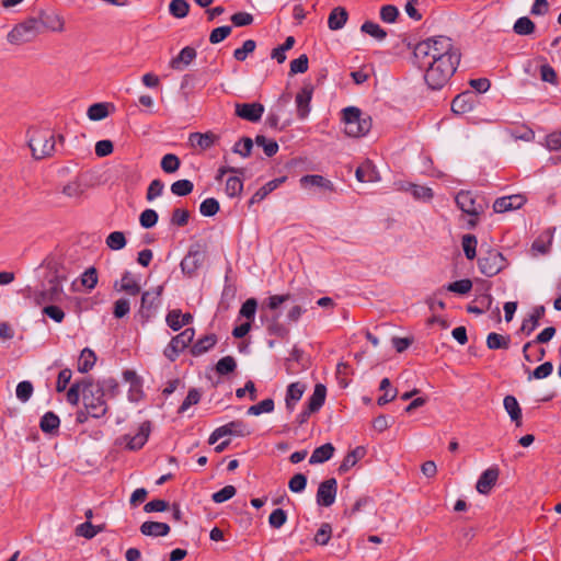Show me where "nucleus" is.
I'll return each mask as SVG.
<instances>
[{"label": "nucleus", "instance_id": "obj_19", "mask_svg": "<svg viewBox=\"0 0 561 561\" xmlns=\"http://www.w3.org/2000/svg\"><path fill=\"white\" fill-rule=\"evenodd\" d=\"M313 85L306 83L296 95L297 116L305 119L310 113V102L313 94Z\"/></svg>", "mask_w": 561, "mask_h": 561}, {"label": "nucleus", "instance_id": "obj_41", "mask_svg": "<svg viewBox=\"0 0 561 561\" xmlns=\"http://www.w3.org/2000/svg\"><path fill=\"white\" fill-rule=\"evenodd\" d=\"M510 335L504 336L495 332H491L486 336V346L490 350H507L510 347Z\"/></svg>", "mask_w": 561, "mask_h": 561}, {"label": "nucleus", "instance_id": "obj_10", "mask_svg": "<svg viewBox=\"0 0 561 561\" xmlns=\"http://www.w3.org/2000/svg\"><path fill=\"white\" fill-rule=\"evenodd\" d=\"M455 202L461 211L473 217L468 224L471 228L476 227L478 217L484 211V204L477 202L470 191H460L456 195Z\"/></svg>", "mask_w": 561, "mask_h": 561}, {"label": "nucleus", "instance_id": "obj_29", "mask_svg": "<svg viewBox=\"0 0 561 561\" xmlns=\"http://www.w3.org/2000/svg\"><path fill=\"white\" fill-rule=\"evenodd\" d=\"M366 455V449L363 446H357L353 450L346 454L343 461L339 467L340 473L347 472L352 467H354L358 460H360Z\"/></svg>", "mask_w": 561, "mask_h": 561}, {"label": "nucleus", "instance_id": "obj_52", "mask_svg": "<svg viewBox=\"0 0 561 561\" xmlns=\"http://www.w3.org/2000/svg\"><path fill=\"white\" fill-rule=\"evenodd\" d=\"M478 240L474 234H465L462 237V249L468 260H473L477 256Z\"/></svg>", "mask_w": 561, "mask_h": 561}, {"label": "nucleus", "instance_id": "obj_4", "mask_svg": "<svg viewBox=\"0 0 561 561\" xmlns=\"http://www.w3.org/2000/svg\"><path fill=\"white\" fill-rule=\"evenodd\" d=\"M507 265L506 257L497 249L488 245L484 250V245H481L478 267L483 275L488 277L495 276L505 270Z\"/></svg>", "mask_w": 561, "mask_h": 561}, {"label": "nucleus", "instance_id": "obj_30", "mask_svg": "<svg viewBox=\"0 0 561 561\" xmlns=\"http://www.w3.org/2000/svg\"><path fill=\"white\" fill-rule=\"evenodd\" d=\"M279 313H276L267 319L266 331L270 335L286 339L289 335V329L279 321Z\"/></svg>", "mask_w": 561, "mask_h": 561}, {"label": "nucleus", "instance_id": "obj_15", "mask_svg": "<svg viewBox=\"0 0 561 561\" xmlns=\"http://www.w3.org/2000/svg\"><path fill=\"white\" fill-rule=\"evenodd\" d=\"M337 492V481L335 478H330L324 481H322L319 484L318 491H317V504L319 506L329 507L335 502Z\"/></svg>", "mask_w": 561, "mask_h": 561}, {"label": "nucleus", "instance_id": "obj_55", "mask_svg": "<svg viewBox=\"0 0 561 561\" xmlns=\"http://www.w3.org/2000/svg\"><path fill=\"white\" fill-rule=\"evenodd\" d=\"M160 165L165 173H174L179 170L181 161L178 156L167 153L162 157Z\"/></svg>", "mask_w": 561, "mask_h": 561}, {"label": "nucleus", "instance_id": "obj_28", "mask_svg": "<svg viewBox=\"0 0 561 561\" xmlns=\"http://www.w3.org/2000/svg\"><path fill=\"white\" fill-rule=\"evenodd\" d=\"M114 288L116 290L125 291L130 296H136L140 293V285L133 278L130 272L126 271L121 279V284L118 286V282H115Z\"/></svg>", "mask_w": 561, "mask_h": 561}, {"label": "nucleus", "instance_id": "obj_63", "mask_svg": "<svg viewBox=\"0 0 561 561\" xmlns=\"http://www.w3.org/2000/svg\"><path fill=\"white\" fill-rule=\"evenodd\" d=\"M332 527L329 523L321 524L320 528L314 535V542L320 546H325L331 539Z\"/></svg>", "mask_w": 561, "mask_h": 561}, {"label": "nucleus", "instance_id": "obj_11", "mask_svg": "<svg viewBox=\"0 0 561 561\" xmlns=\"http://www.w3.org/2000/svg\"><path fill=\"white\" fill-rule=\"evenodd\" d=\"M195 330L193 328H187L180 334L173 336L163 351L164 356L169 360L174 362L179 357V354L193 342Z\"/></svg>", "mask_w": 561, "mask_h": 561}, {"label": "nucleus", "instance_id": "obj_14", "mask_svg": "<svg viewBox=\"0 0 561 561\" xmlns=\"http://www.w3.org/2000/svg\"><path fill=\"white\" fill-rule=\"evenodd\" d=\"M34 18L39 24V34L45 30L51 32H62L65 28L64 19L53 10H39L38 15Z\"/></svg>", "mask_w": 561, "mask_h": 561}, {"label": "nucleus", "instance_id": "obj_47", "mask_svg": "<svg viewBox=\"0 0 561 561\" xmlns=\"http://www.w3.org/2000/svg\"><path fill=\"white\" fill-rule=\"evenodd\" d=\"M170 14L183 19L188 14L190 3L186 0H172L169 4Z\"/></svg>", "mask_w": 561, "mask_h": 561}, {"label": "nucleus", "instance_id": "obj_61", "mask_svg": "<svg viewBox=\"0 0 561 561\" xmlns=\"http://www.w3.org/2000/svg\"><path fill=\"white\" fill-rule=\"evenodd\" d=\"M159 219L158 213L154 209H145L139 216V224L142 228L149 229L157 225Z\"/></svg>", "mask_w": 561, "mask_h": 561}, {"label": "nucleus", "instance_id": "obj_24", "mask_svg": "<svg viewBox=\"0 0 561 561\" xmlns=\"http://www.w3.org/2000/svg\"><path fill=\"white\" fill-rule=\"evenodd\" d=\"M92 386V377H85L81 380H77L73 382L70 388L67 391V401L72 404L77 405L80 401V392H82V397L84 396V387Z\"/></svg>", "mask_w": 561, "mask_h": 561}, {"label": "nucleus", "instance_id": "obj_31", "mask_svg": "<svg viewBox=\"0 0 561 561\" xmlns=\"http://www.w3.org/2000/svg\"><path fill=\"white\" fill-rule=\"evenodd\" d=\"M347 11L343 7H336L329 14L328 26L332 31L341 30L347 22Z\"/></svg>", "mask_w": 561, "mask_h": 561}, {"label": "nucleus", "instance_id": "obj_45", "mask_svg": "<svg viewBox=\"0 0 561 561\" xmlns=\"http://www.w3.org/2000/svg\"><path fill=\"white\" fill-rule=\"evenodd\" d=\"M237 368V362L233 356L227 355L220 358L216 364V373L220 376H226L233 373Z\"/></svg>", "mask_w": 561, "mask_h": 561}, {"label": "nucleus", "instance_id": "obj_37", "mask_svg": "<svg viewBox=\"0 0 561 561\" xmlns=\"http://www.w3.org/2000/svg\"><path fill=\"white\" fill-rule=\"evenodd\" d=\"M545 311L543 306L535 307L529 318L523 321L520 330L529 335L539 325V320L545 316Z\"/></svg>", "mask_w": 561, "mask_h": 561}, {"label": "nucleus", "instance_id": "obj_42", "mask_svg": "<svg viewBox=\"0 0 561 561\" xmlns=\"http://www.w3.org/2000/svg\"><path fill=\"white\" fill-rule=\"evenodd\" d=\"M525 371L528 374V381L533 379H545L549 377L553 371V364L551 362H545L543 364L530 370L529 367H525Z\"/></svg>", "mask_w": 561, "mask_h": 561}, {"label": "nucleus", "instance_id": "obj_27", "mask_svg": "<svg viewBox=\"0 0 561 561\" xmlns=\"http://www.w3.org/2000/svg\"><path fill=\"white\" fill-rule=\"evenodd\" d=\"M503 405L512 422H514L516 426H520L523 415L517 399L512 394H507L503 400Z\"/></svg>", "mask_w": 561, "mask_h": 561}, {"label": "nucleus", "instance_id": "obj_34", "mask_svg": "<svg viewBox=\"0 0 561 561\" xmlns=\"http://www.w3.org/2000/svg\"><path fill=\"white\" fill-rule=\"evenodd\" d=\"M304 391H305V385H302L298 381L293 382L287 387L285 402H286V408L288 411H290V412L294 411L295 403L301 399Z\"/></svg>", "mask_w": 561, "mask_h": 561}, {"label": "nucleus", "instance_id": "obj_21", "mask_svg": "<svg viewBox=\"0 0 561 561\" xmlns=\"http://www.w3.org/2000/svg\"><path fill=\"white\" fill-rule=\"evenodd\" d=\"M474 93L466 91L457 96L451 102V111L456 114H465L473 110L474 106Z\"/></svg>", "mask_w": 561, "mask_h": 561}, {"label": "nucleus", "instance_id": "obj_58", "mask_svg": "<svg viewBox=\"0 0 561 561\" xmlns=\"http://www.w3.org/2000/svg\"><path fill=\"white\" fill-rule=\"evenodd\" d=\"M202 393L198 389L192 388L188 390L186 398L180 405L178 413H184L190 407L197 404L201 401Z\"/></svg>", "mask_w": 561, "mask_h": 561}, {"label": "nucleus", "instance_id": "obj_16", "mask_svg": "<svg viewBox=\"0 0 561 561\" xmlns=\"http://www.w3.org/2000/svg\"><path fill=\"white\" fill-rule=\"evenodd\" d=\"M151 433V422L145 421L140 424L138 432L135 435H124L123 439L126 442V448L129 450H139L147 443Z\"/></svg>", "mask_w": 561, "mask_h": 561}, {"label": "nucleus", "instance_id": "obj_23", "mask_svg": "<svg viewBox=\"0 0 561 561\" xmlns=\"http://www.w3.org/2000/svg\"><path fill=\"white\" fill-rule=\"evenodd\" d=\"M219 139V136L211 131L207 133H192L190 134L188 141L192 147H199L202 150L211 148Z\"/></svg>", "mask_w": 561, "mask_h": 561}, {"label": "nucleus", "instance_id": "obj_32", "mask_svg": "<svg viewBox=\"0 0 561 561\" xmlns=\"http://www.w3.org/2000/svg\"><path fill=\"white\" fill-rule=\"evenodd\" d=\"M217 343L216 334H207L203 337L198 339L191 347V354L193 356H199L210 348H213Z\"/></svg>", "mask_w": 561, "mask_h": 561}, {"label": "nucleus", "instance_id": "obj_44", "mask_svg": "<svg viewBox=\"0 0 561 561\" xmlns=\"http://www.w3.org/2000/svg\"><path fill=\"white\" fill-rule=\"evenodd\" d=\"M360 31L380 42L387 37V32L373 21L364 22L360 26Z\"/></svg>", "mask_w": 561, "mask_h": 561}, {"label": "nucleus", "instance_id": "obj_46", "mask_svg": "<svg viewBox=\"0 0 561 561\" xmlns=\"http://www.w3.org/2000/svg\"><path fill=\"white\" fill-rule=\"evenodd\" d=\"M535 30L536 25L528 16L517 19L513 26V31L517 35H530Z\"/></svg>", "mask_w": 561, "mask_h": 561}, {"label": "nucleus", "instance_id": "obj_26", "mask_svg": "<svg viewBox=\"0 0 561 561\" xmlns=\"http://www.w3.org/2000/svg\"><path fill=\"white\" fill-rule=\"evenodd\" d=\"M196 58V50L191 46L181 49L179 55L171 59L170 67L174 70H182Z\"/></svg>", "mask_w": 561, "mask_h": 561}, {"label": "nucleus", "instance_id": "obj_12", "mask_svg": "<svg viewBox=\"0 0 561 561\" xmlns=\"http://www.w3.org/2000/svg\"><path fill=\"white\" fill-rule=\"evenodd\" d=\"M251 431L242 420L231 421L222 426L217 427L209 436L208 444L214 445L218 439L227 436L244 437L250 435Z\"/></svg>", "mask_w": 561, "mask_h": 561}, {"label": "nucleus", "instance_id": "obj_54", "mask_svg": "<svg viewBox=\"0 0 561 561\" xmlns=\"http://www.w3.org/2000/svg\"><path fill=\"white\" fill-rule=\"evenodd\" d=\"M220 209L219 202L214 197L204 199L199 205V211L205 217L215 216Z\"/></svg>", "mask_w": 561, "mask_h": 561}, {"label": "nucleus", "instance_id": "obj_13", "mask_svg": "<svg viewBox=\"0 0 561 561\" xmlns=\"http://www.w3.org/2000/svg\"><path fill=\"white\" fill-rule=\"evenodd\" d=\"M64 279V277L60 278L58 275H55L53 278H50L48 280L47 287L34 294L35 302L37 305H43L59 301L62 295L61 282Z\"/></svg>", "mask_w": 561, "mask_h": 561}, {"label": "nucleus", "instance_id": "obj_5", "mask_svg": "<svg viewBox=\"0 0 561 561\" xmlns=\"http://www.w3.org/2000/svg\"><path fill=\"white\" fill-rule=\"evenodd\" d=\"M344 131L351 137H362L371 128L370 116H363L362 111L355 106L343 110Z\"/></svg>", "mask_w": 561, "mask_h": 561}, {"label": "nucleus", "instance_id": "obj_2", "mask_svg": "<svg viewBox=\"0 0 561 561\" xmlns=\"http://www.w3.org/2000/svg\"><path fill=\"white\" fill-rule=\"evenodd\" d=\"M461 59V53H454L448 58L422 66L424 80L431 90H440L456 72Z\"/></svg>", "mask_w": 561, "mask_h": 561}, {"label": "nucleus", "instance_id": "obj_39", "mask_svg": "<svg viewBox=\"0 0 561 561\" xmlns=\"http://www.w3.org/2000/svg\"><path fill=\"white\" fill-rule=\"evenodd\" d=\"M59 425H60L59 416L51 411L46 412L42 416L41 422H39V427H41L42 432L47 433V434H51V433L56 432L59 428Z\"/></svg>", "mask_w": 561, "mask_h": 561}, {"label": "nucleus", "instance_id": "obj_62", "mask_svg": "<svg viewBox=\"0 0 561 561\" xmlns=\"http://www.w3.org/2000/svg\"><path fill=\"white\" fill-rule=\"evenodd\" d=\"M472 288V282L469 278H463L460 280H456L453 283H449L446 286V289L448 291H453L459 295H466L468 294Z\"/></svg>", "mask_w": 561, "mask_h": 561}, {"label": "nucleus", "instance_id": "obj_3", "mask_svg": "<svg viewBox=\"0 0 561 561\" xmlns=\"http://www.w3.org/2000/svg\"><path fill=\"white\" fill-rule=\"evenodd\" d=\"M27 144L36 160L50 157L56 150L55 135L49 129H30Z\"/></svg>", "mask_w": 561, "mask_h": 561}, {"label": "nucleus", "instance_id": "obj_20", "mask_svg": "<svg viewBox=\"0 0 561 561\" xmlns=\"http://www.w3.org/2000/svg\"><path fill=\"white\" fill-rule=\"evenodd\" d=\"M526 203V197L523 195H511L499 197L493 204L495 213H506L514 209H519Z\"/></svg>", "mask_w": 561, "mask_h": 561}, {"label": "nucleus", "instance_id": "obj_48", "mask_svg": "<svg viewBox=\"0 0 561 561\" xmlns=\"http://www.w3.org/2000/svg\"><path fill=\"white\" fill-rule=\"evenodd\" d=\"M194 184L192 181L183 179L178 180L171 184V192L176 196H187L193 192Z\"/></svg>", "mask_w": 561, "mask_h": 561}, {"label": "nucleus", "instance_id": "obj_25", "mask_svg": "<svg viewBox=\"0 0 561 561\" xmlns=\"http://www.w3.org/2000/svg\"><path fill=\"white\" fill-rule=\"evenodd\" d=\"M140 533L145 536L164 537L170 533V526L167 523L147 520L141 524Z\"/></svg>", "mask_w": 561, "mask_h": 561}, {"label": "nucleus", "instance_id": "obj_9", "mask_svg": "<svg viewBox=\"0 0 561 561\" xmlns=\"http://www.w3.org/2000/svg\"><path fill=\"white\" fill-rule=\"evenodd\" d=\"M162 291L163 286L160 285L142 293L140 308L138 310V316L142 324L147 323L152 317H154L157 309L161 304Z\"/></svg>", "mask_w": 561, "mask_h": 561}, {"label": "nucleus", "instance_id": "obj_56", "mask_svg": "<svg viewBox=\"0 0 561 561\" xmlns=\"http://www.w3.org/2000/svg\"><path fill=\"white\" fill-rule=\"evenodd\" d=\"M275 407L274 400L271 398L264 399L257 404L251 405L248 409V414L250 415H260L262 413H271L273 412Z\"/></svg>", "mask_w": 561, "mask_h": 561}, {"label": "nucleus", "instance_id": "obj_1", "mask_svg": "<svg viewBox=\"0 0 561 561\" xmlns=\"http://www.w3.org/2000/svg\"><path fill=\"white\" fill-rule=\"evenodd\" d=\"M454 53H460V49L447 36H432L419 42L413 48V62L417 68H422L426 62H435L448 58Z\"/></svg>", "mask_w": 561, "mask_h": 561}, {"label": "nucleus", "instance_id": "obj_43", "mask_svg": "<svg viewBox=\"0 0 561 561\" xmlns=\"http://www.w3.org/2000/svg\"><path fill=\"white\" fill-rule=\"evenodd\" d=\"M242 175L230 176L226 181L225 192L228 197L233 198L241 195L243 191Z\"/></svg>", "mask_w": 561, "mask_h": 561}, {"label": "nucleus", "instance_id": "obj_7", "mask_svg": "<svg viewBox=\"0 0 561 561\" xmlns=\"http://www.w3.org/2000/svg\"><path fill=\"white\" fill-rule=\"evenodd\" d=\"M83 404L90 416L94 419L104 416L108 411L102 388H99L93 379L92 386L84 387Z\"/></svg>", "mask_w": 561, "mask_h": 561}, {"label": "nucleus", "instance_id": "obj_64", "mask_svg": "<svg viewBox=\"0 0 561 561\" xmlns=\"http://www.w3.org/2000/svg\"><path fill=\"white\" fill-rule=\"evenodd\" d=\"M33 390H34V388H33V385L31 381H27V380L21 381L16 386V390H15L16 398L21 402H26L32 397Z\"/></svg>", "mask_w": 561, "mask_h": 561}, {"label": "nucleus", "instance_id": "obj_22", "mask_svg": "<svg viewBox=\"0 0 561 561\" xmlns=\"http://www.w3.org/2000/svg\"><path fill=\"white\" fill-rule=\"evenodd\" d=\"M554 334H556V328L547 327L536 336L535 340L525 343L523 346V356H524L525 360L531 363L533 357H531V354L529 353V350L536 344L548 343L554 336Z\"/></svg>", "mask_w": 561, "mask_h": 561}, {"label": "nucleus", "instance_id": "obj_40", "mask_svg": "<svg viewBox=\"0 0 561 561\" xmlns=\"http://www.w3.org/2000/svg\"><path fill=\"white\" fill-rule=\"evenodd\" d=\"M96 362V355L95 353L85 347L82 350L79 360H78V370L82 374L88 373L93 368Z\"/></svg>", "mask_w": 561, "mask_h": 561}, {"label": "nucleus", "instance_id": "obj_57", "mask_svg": "<svg viewBox=\"0 0 561 561\" xmlns=\"http://www.w3.org/2000/svg\"><path fill=\"white\" fill-rule=\"evenodd\" d=\"M191 214L185 208H174L172 210L170 224L175 227H184L188 224Z\"/></svg>", "mask_w": 561, "mask_h": 561}, {"label": "nucleus", "instance_id": "obj_53", "mask_svg": "<svg viewBox=\"0 0 561 561\" xmlns=\"http://www.w3.org/2000/svg\"><path fill=\"white\" fill-rule=\"evenodd\" d=\"M255 142L257 146L262 147L263 150H264V153L267 156V157H273L277 153L278 151V144L273 140V139H267L265 136L263 135H257L255 137Z\"/></svg>", "mask_w": 561, "mask_h": 561}, {"label": "nucleus", "instance_id": "obj_18", "mask_svg": "<svg viewBox=\"0 0 561 561\" xmlns=\"http://www.w3.org/2000/svg\"><path fill=\"white\" fill-rule=\"evenodd\" d=\"M500 469L497 466H492L484 470L478 479L476 489L480 494L488 495L499 480Z\"/></svg>", "mask_w": 561, "mask_h": 561}, {"label": "nucleus", "instance_id": "obj_59", "mask_svg": "<svg viewBox=\"0 0 561 561\" xmlns=\"http://www.w3.org/2000/svg\"><path fill=\"white\" fill-rule=\"evenodd\" d=\"M252 148L253 140L250 137H242L234 144L232 151L242 158H248L251 154Z\"/></svg>", "mask_w": 561, "mask_h": 561}, {"label": "nucleus", "instance_id": "obj_17", "mask_svg": "<svg viewBox=\"0 0 561 561\" xmlns=\"http://www.w3.org/2000/svg\"><path fill=\"white\" fill-rule=\"evenodd\" d=\"M263 113L264 105L259 102L236 104V115L252 123L259 122Z\"/></svg>", "mask_w": 561, "mask_h": 561}, {"label": "nucleus", "instance_id": "obj_8", "mask_svg": "<svg viewBox=\"0 0 561 561\" xmlns=\"http://www.w3.org/2000/svg\"><path fill=\"white\" fill-rule=\"evenodd\" d=\"M39 24L35 18H28L16 24L8 34L7 39L13 45L32 42L39 34Z\"/></svg>", "mask_w": 561, "mask_h": 561}, {"label": "nucleus", "instance_id": "obj_38", "mask_svg": "<svg viewBox=\"0 0 561 561\" xmlns=\"http://www.w3.org/2000/svg\"><path fill=\"white\" fill-rule=\"evenodd\" d=\"M358 182L369 183L377 180V171L370 161L362 163L355 172Z\"/></svg>", "mask_w": 561, "mask_h": 561}, {"label": "nucleus", "instance_id": "obj_49", "mask_svg": "<svg viewBox=\"0 0 561 561\" xmlns=\"http://www.w3.org/2000/svg\"><path fill=\"white\" fill-rule=\"evenodd\" d=\"M91 121H102L108 116V108L106 103H94L89 106L87 112Z\"/></svg>", "mask_w": 561, "mask_h": 561}, {"label": "nucleus", "instance_id": "obj_50", "mask_svg": "<svg viewBox=\"0 0 561 561\" xmlns=\"http://www.w3.org/2000/svg\"><path fill=\"white\" fill-rule=\"evenodd\" d=\"M95 385H98L99 388H102L104 396H108L110 398H115L119 392L118 382L114 378L99 380Z\"/></svg>", "mask_w": 561, "mask_h": 561}, {"label": "nucleus", "instance_id": "obj_6", "mask_svg": "<svg viewBox=\"0 0 561 561\" xmlns=\"http://www.w3.org/2000/svg\"><path fill=\"white\" fill-rule=\"evenodd\" d=\"M207 254L205 243L198 241L190 245L186 255L180 263L182 273L192 278L196 276L197 271L203 266Z\"/></svg>", "mask_w": 561, "mask_h": 561}, {"label": "nucleus", "instance_id": "obj_36", "mask_svg": "<svg viewBox=\"0 0 561 561\" xmlns=\"http://www.w3.org/2000/svg\"><path fill=\"white\" fill-rule=\"evenodd\" d=\"M327 397V388L323 383H317L312 396L308 400L307 407L310 412H318L324 404Z\"/></svg>", "mask_w": 561, "mask_h": 561}, {"label": "nucleus", "instance_id": "obj_60", "mask_svg": "<svg viewBox=\"0 0 561 561\" xmlns=\"http://www.w3.org/2000/svg\"><path fill=\"white\" fill-rule=\"evenodd\" d=\"M256 48V43L253 39L243 42L242 47L234 49L233 57L238 61H244L249 54L253 53Z\"/></svg>", "mask_w": 561, "mask_h": 561}, {"label": "nucleus", "instance_id": "obj_33", "mask_svg": "<svg viewBox=\"0 0 561 561\" xmlns=\"http://www.w3.org/2000/svg\"><path fill=\"white\" fill-rule=\"evenodd\" d=\"M334 446L331 443H325L320 447H317L309 458L310 465L322 463L333 457Z\"/></svg>", "mask_w": 561, "mask_h": 561}, {"label": "nucleus", "instance_id": "obj_51", "mask_svg": "<svg viewBox=\"0 0 561 561\" xmlns=\"http://www.w3.org/2000/svg\"><path fill=\"white\" fill-rule=\"evenodd\" d=\"M126 242L127 241L125 234L122 231L111 232L105 240L106 245L114 251H118L125 248Z\"/></svg>", "mask_w": 561, "mask_h": 561}, {"label": "nucleus", "instance_id": "obj_35", "mask_svg": "<svg viewBox=\"0 0 561 561\" xmlns=\"http://www.w3.org/2000/svg\"><path fill=\"white\" fill-rule=\"evenodd\" d=\"M300 183L302 186L311 185V186H318L320 188H323V190H327L330 192L335 191L333 183L330 180H328L327 178L319 175V174L304 175L300 179Z\"/></svg>", "mask_w": 561, "mask_h": 561}]
</instances>
